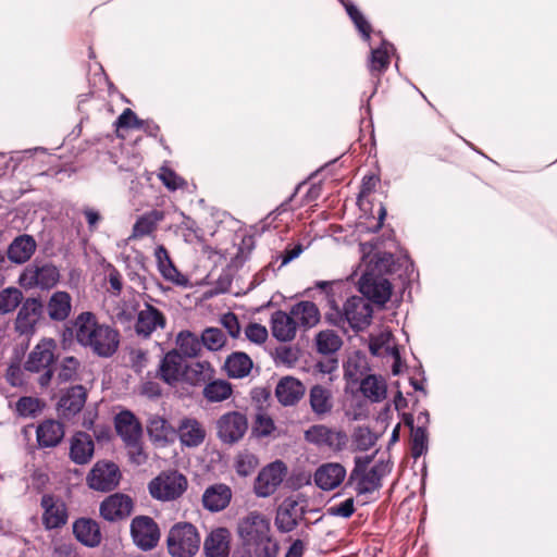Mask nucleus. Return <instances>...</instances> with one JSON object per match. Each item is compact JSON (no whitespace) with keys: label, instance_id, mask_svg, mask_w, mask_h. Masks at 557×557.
<instances>
[{"label":"nucleus","instance_id":"nucleus-1","mask_svg":"<svg viewBox=\"0 0 557 557\" xmlns=\"http://www.w3.org/2000/svg\"><path fill=\"white\" fill-rule=\"evenodd\" d=\"M73 335L82 347L101 358L112 357L120 346L119 331L100 323L91 312H82L75 318Z\"/></svg>","mask_w":557,"mask_h":557},{"label":"nucleus","instance_id":"nucleus-2","mask_svg":"<svg viewBox=\"0 0 557 557\" xmlns=\"http://www.w3.org/2000/svg\"><path fill=\"white\" fill-rule=\"evenodd\" d=\"M236 532L245 547L253 549L256 557H276L278 543L271 532V521L262 512L252 510L240 517Z\"/></svg>","mask_w":557,"mask_h":557},{"label":"nucleus","instance_id":"nucleus-3","mask_svg":"<svg viewBox=\"0 0 557 557\" xmlns=\"http://www.w3.org/2000/svg\"><path fill=\"white\" fill-rule=\"evenodd\" d=\"M60 270L52 262L35 259L20 274L18 284L25 289L49 290L60 281Z\"/></svg>","mask_w":557,"mask_h":557},{"label":"nucleus","instance_id":"nucleus-4","mask_svg":"<svg viewBox=\"0 0 557 557\" xmlns=\"http://www.w3.org/2000/svg\"><path fill=\"white\" fill-rule=\"evenodd\" d=\"M370 457H356L355 468L350 474V480L355 482V490L358 495L371 494L381 487V480L388 472V466L385 462H377L369 470Z\"/></svg>","mask_w":557,"mask_h":557},{"label":"nucleus","instance_id":"nucleus-5","mask_svg":"<svg viewBox=\"0 0 557 557\" xmlns=\"http://www.w3.org/2000/svg\"><path fill=\"white\" fill-rule=\"evenodd\" d=\"M166 543L172 557H193L199 550L200 536L191 523L181 522L171 528Z\"/></svg>","mask_w":557,"mask_h":557},{"label":"nucleus","instance_id":"nucleus-6","mask_svg":"<svg viewBox=\"0 0 557 557\" xmlns=\"http://www.w3.org/2000/svg\"><path fill=\"white\" fill-rule=\"evenodd\" d=\"M57 343L51 338L41 339L29 352L25 369L29 372H42L39 384L47 386L52 377V366L55 360Z\"/></svg>","mask_w":557,"mask_h":557},{"label":"nucleus","instance_id":"nucleus-7","mask_svg":"<svg viewBox=\"0 0 557 557\" xmlns=\"http://www.w3.org/2000/svg\"><path fill=\"white\" fill-rule=\"evenodd\" d=\"M187 488L186 478L177 471L162 472L149 483L151 496L160 500L180 497Z\"/></svg>","mask_w":557,"mask_h":557},{"label":"nucleus","instance_id":"nucleus-8","mask_svg":"<svg viewBox=\"0 0 557 557\" xmlns=\"http://www.w3.org/2000/svg\"><path fill=\"white\" fill-rule=\"evenodd\" d=\"M305 440L319 447L337 453L343 450L348 442L347 434L342 430L331 429L323 424L310 426L305 432Z\"/></svg>","mask_w":557,"mask_h":557},{"label":"nucleus","instance_id":"nucleus-9","mask_svg":"<svg viewBox=\"0 0 557 557\" xmlns=\"http://www.w3.org/2000/svg\"><path fill=\"white\" fill-rule=\"evenodd\" d=\"M248 430V420L239 411H228L216 420V435L224 444L239 442Z\"/></svg>","mask_w":557,"mask_h":557},{"label":"nucleus","instance_id":"nucleus-10","mask_svg":"<svg viewBox=\"0 0 557 557\" xmlns=\"http://www.w3.org/2000/svg\"><path fill=\"white\" fill-rule=\"evenodd\" d=\"M166 325V318L164 313L145 301L139 306L134 324L135 333L141 338H149L154 332L163 330Z\"/></svg>","mask_w":557,"mask_h":557},{"label":"nucleus","instance_id":"nucleus-11","mask_svg":"<svg viewBox=\"0 0 557 557\" xmlns=\"http://www.w3.org/2000/svg\"><path fill=\"white\" fill-rule=\"evenodd\" d=\"M87 484L91 490L109 492L114 490L121 480L119 467L109 461H98L87 475Z\"/></svg>","mask_w":557,"mask_h":557},{"label":"nucleus","instance_id":"nucleus-12","mask_svg":"<svg viewBox=\"0 0 557 557\" xmlns=\"http://www.w3.org/2000/svg\"><path fill=\"white\" fill-rule=\"evenodd\" d=\"M287 468L284 462L276 460L264 467L255 482V493L259 497L272 495L283 482Z\"/></svg>","mask_w":557,"mask_h":557},{"label":"nucleus","instance_id":"nucleus-13","mask_svg":"<svg viewBox=\"0 0 557 557\" xmlns=\"http://www.w3.org/2000/svg\"><path fill=\"white\" fill-rule=\"evenodd\" d=\"M131 533L134 543L143 550L153 548L160 539V532L157 523L147 516H139L133 519L131 523Z\"/></svg>","mask_w":557,"mask_h":557},{"label":"nucleus","instance_id":"nucleus-14","mask_svg":"<svg viewBox=\"0 0 557 557\" xmlns=\"http://www.w3.org/2000/svg\"><path fill=\"white\" fill-rule=\"evenodd\" d=\"M186 362L177 349L168 351L161 359L158 368L159 377L170 386L182 383Z\"/></svg>","mask_w":557,"mask_h":557},{"label":"nucleus","instance_id":"nucleus-15","mask_svg":"<svg viewBox=\"0 0 557 557\" xmlns=\"http://www.w3.org/2000/svg\"><path fill=\"white\" fill-rule=\"evenodd\" d=\"M372 307L361 297H351L344 304V317L354 330L366 329L372 319Z\"/></svg>","mask_w":557,"mask_h":557},{"label":"nucleus","instance_id":"nucleus-16","mask_svg":"<svg viewBox=\"0 0 557 557\" xmlns=\"http://www.w3.org/2000/svg\"><path fill=\"white\" fill-rule=\"evenodd\" d=\"M360 293L373 302L384 305L392 295V286L388 280L363 273L359 280Z\"/></svg>","mask_w":557,"mask_h":557},{"label":"nucleus","instance_id":"nucleus-17","mask_svg":"<svg viewBox=\"0 0 557 557\" xmlns=\"http://www.w3.org/2000/svg\"><path fill=\"white\" fill-rule=\"evenodd\" d=\"M132 511V498L121 493L110 495L100 505L101 517L111 522L126 519Z\"/></svg>","mask_w":557,"mask_h":557},{"label":"nucleus","instance_id":"nucleus-18","mask_svg":"<svg viewBox=\"0 0 557 557\" xmlns=\"http://www.w3.org/2000/svg\"><path fill=\"white\" fill-rule=\"evenodd\" d=\"M42 313V304L36 298H27L21 306L15 319V330L21 335H29L35 331V326Z\"/></svg>","mask_w":557,"mask_h":557},{"label":"nucleus","instance_id":"nucleus-19","mask_svg":"<svg viewBox=\"0 0 557 557\" xmlns=\"http://www.w3.org/2000/svg\"><path fill=\"white\" fill-rule=\"evenodd\" d=\"M301 515L298 500L294 497H287L276 511L275 525L277 530L282 533L292 532L298 525Z\"/></svg>","mask_w":557,"mask_h":557},{"label":"nucleus","instance_id":"nucleus-20","mask_svg":"<svg viewBox=\"0 0 557 557\" xmlns=\"http://www.w3.org/2000/svg\"><path fill=\"white\" fill-rule=\"evenodd\" d=\"M41 506L44 508L42 522L46 529H57L66 523V507L61 499L51 495H44Z\"/></svg>","mask_w":557,"mask_h":557},{"label":"nucleus","instance_id":"nucleus-21","mask_svg":"<svg viewBox=\"0 0 557 557\" xmlns=\"http://www.w3.org/2000/svg\"><path fill=\"white\" fill-rule=\"evenodd\" d=\"M87 398L85 387L76 385L71 387L59 400L58 412L62 419L70 420L84 407Z\"/></svg>","mask_w":557,"mask_h":557},{"label":"nucleus","instance_id":"nucleus-22","mask_svg":"<svg viewBox=\"0 0 557 557\" xmlns=\"http://www.w3.org/2000/svg\"><path fill=\"white\" fill-rule=\"evenodd\" d=\"M176 436L183 446L197 447L203 443L206 430L197 419L185 417L176 428Z\"/></svg>","mask_w":557,"mask_h":557},{"label":"nucleus","instance_id":"nucleus-23","mask_svg":"<svg viewBox=\"0 0 557 557\" xmlns=\"http://www.w3.org/2000/svg\"><path fill=\"white\" fill-rule=\"evenodd\" d=\"M271 332L280 342H292L297 334V322L293 314L282 310L272 313L270 321Z\"/></svg>","mask_w":557,"mask_h":557},{"label":"nucleus","instance_id":"nucleus-24","mask_svg":"<svg viewBox=\"0 0 557 557\" xmlns=\"http://www.w3.org/2000/svg\"><path fill=\"white\" fill-rule=\"evenodd\" d=\"M346 476V469L337 462L320 466L314 473L315 484L323 491H332L341 485Z\"/></svg>","mask_w":557,"mask_h":557},{"label":"nucleus","instance_id":"nucleus-25","mask_svg":"<svg viewBox=\"0 0 557 557\" xmlns=\"http://www.w3.org/2000/svg\"><path fill=\"white\" fill-rule=\"evenodd\" d=\"M231 549V532L226 528L212 530L205 539L206 557H228Z\"/></svg>","mask_w":557,"mask_h":557},{"label":"nucleus","instance_id":"nucleus-26","mask_svg":"<svg viewBox=\"0 0 557 557\" xmlns=\"http://www.w3.org/2000/svg\"><path fill=\"white\" fill-rule=\"evenodd\" d=\"M37 249V243L32 235L15 237L8 248V258L12 263L23 264L30 260Z\"/></svg>","mask_w":557,"mask_h":557},{"label":"nucleus","instance_id":"nucleus-27","mask_svg":"<svg viewBox=\"0 0 557 557\" xmlns=\"http://www.w3.org/2000/svg\"><path fill=\"white\" fill-rule=\"evenodd\" d=\"M215 370L207 360L193 361L186 364L182 383L198 387L214 377Z\"/></svg>","mask_w":557,"mask_h":557},{"label":"nucleus","instance_id":"nucleus-28","mask_svg":"<svg viewBox=\"0 0 557 557\" xmlns=\"http://www.w3.org/2000/svg\"><path fill=\"white\" fill-rule=\"evenodd\" d=\"M147 431L150 440L158 446H165L176 437V429L160 416H153L149 419Z\"/></svg>","mask_w":557,"mask_h":557},{"label":"nucleus","instance_id":"nucleus-29","mask_svg":"<svg viewBox=\"0 0 557 557\" xmlns=\"http://www.w3.org/2000/svg\"><path fill=\"white\" fill-rule=\"evenodd\" d=\"M115 430L125 444L141 438V425L128 410L116 414Z\"/></svg>","mask_w":557,"mask_h":557},{"label":"nucleus","instance_id":"nucleus-30","mask_svg":"<svg viewBox=\"0 0 557 557\" xmlns=\"http://www.w3.org/2000/svg\"><path fill=\"white\" fill-rule=\"evenodd\" d=\"M232 498V491L225 484H214L208 487L202 495L205 508L212 512L221 511L227 507Z\"/></svg>","mask_w":557,"mask_h":557},{"label":"nucleus","instance_id":"nucleus-31","mask_svg":"<svg viewBox=\"0 0 557 557\" xmlns=\"http://www.w3.org/2000/svg\"><path fill=\"white\" fill-rule=\"evenodd\" d=\"M36 435L39 447H55L64 436V428L55 420H46L37 426Z\"/></svg>","mask_w":557,"mask_h":557},{"label":"nucleus","instance_id":"nucleus-32","mask_svg":"<svg viewBox=\"0 0 557 557\" xmlns=\"http://www.w3.org/2000/svg\"><path fill=\"white\" fill-rule=\"evenodd\" d=\"M94 450V441L89 434L78 432L72 437L70 457L75 463H87L91 459Z\"/></svg>","mask_w":557,"mask_h":557},{"label":"nucleus","instance_id":"nucleus-33","mask_svg":"<svg viewBox=\"0 0 557 557\" xmlns=\"http://www.w3.org/2000/svg\"><path fill=\"white\" fill-rule=\"evenodd\" d=\"M154 258L157 268L164 280L176 285H184L186 283V278L176 269L163 245L157 246L154 249Z\"/></svg>","mask_w":557,"mask_h":557},{"label":"nucleus","instance_id":"nucleus-34","mask_svg":"<svg viewBox=\"0 0 557 557\" xmlns=\"http://www.w3.org/2000/svg\"><path fill=\"white\" fill-rule=\"evenodd\" d=\"M305 393V387L300 381L295 377L286 376L280 380L275 395L278 401L284 406L296 404Z\"/></svg>","mask_w":557,"mask_h":557},{"label":"nucleus","instance_id":"nucleus-35","mask_svg":"<svg viewBox=\"0 0 557 557\" xmlns=\"http://www.w3.org/2000/svg\"><path fill=\"white\" fill-rule=\"evenodd\" d=\"M73 532L82 544L95 547L101 542V532L98 523L91 519H78L74 522Z\"/></svg>","mask_w":557,"mask_h":557},{"label":"nucleus","instance_id":"nucleus-36","mask_svg":"<svg viewBox=\"0 0 557 557\" xmlns=\"http://www.w3.org/2000/svg\"><path fill=\"white\" fill-rule=\"evenodd\" d=\"M297 326L304 329H311L320 321V311L317 305L312 301H299L290 307Z\"/></svg>","mask_w":557,"mask_h":557},{"label":"nucleus","instance_id":"nucleus-37","mask_svg":"<svg viewBox=\"0 0 557 557\" xmlns=\"http://www.w3.org/2000/svg\"><path fill=\"white\" fill-rule=\"evenodd\" d=\"M369 349L373 356H391L394 359L399 358V351L394 337L388 330H383L379 334L371 335Z\"/></svg>","mask_w":557,"mask_h":557},{"label":"nucleus","instance_id":"nucleus-38","mask_svg":"<svg viewBox=\"0 0 557 557\" xmlns=\"http://www.w3.org/2000/svg\"><path fill=\"white\" fill-rule=\"evenodd\" d=\"M48 314L54 321L65 320L72 309V298L66 292H55L48 301Z\"/></svg>","mask_w":557,"mask_h":557},{"label":"nucleus","instance_id":"nucleus-39","mask_svg":"<svg viewBox=\"0 0 557 557\" xmlns=\"http://www.w3.org/2000/svg\"><path fill=\"white\" fill-rule=\"evenodd\" d=\"M252 369V361L245 352H233L225 361V370L228 376L243 379L247 376Z\"/></svg>","mask_w":557,"mask_h":557},{"label":"nucleus","instance_id":"nucleus-40","mask_svg":"<svg viewBox=\"0 0 557 557\" xmlns=\"http://www.w3.org/2000/svg\"><path fill=\"white\" fill-rule=\"evenodd\" d=\"M309 401L312 411L318 416L329 413L333 408L332 393L329 388L314 385L309 393Z\"/></svg>","mask_w":557,"mask_h":557},{"label":"nucleus","instance_id":"nucleus-41","mask_svg":"<svg viewBox=\"0 0 557 557\" xmlns=\"http://www.w3.org/2000/svg\"><path fill=\"white\" fill-rule=\"evenodd\" d=\"M164 219V214L159 210H151L139 216L134 226L131 238H140L150 235L157 227L158 223Z\"/></svg>","mask_w":557,"mask_h":557},{"label":"nucleus","instance_id":"nucleus-42","mask_svg":"<svg viewBox=\"0 0 557 557\" xmlns=\"http://www.w3.org/2000/svg\"><path fill=\"white\" fill-rule=\"evenodd\" d=\"M360 391L372 403H379L386 397L387 386L382 376L368 375L361 381Z\"/></svg>","mask_w":557,"mask_h":557},{"label":"nucleus","instance_id":"nucleus-43","mask_svg":"<svg viewBox=\"0 0 557 557\" xmlns=\"http://www.w3.org/2000/svg\"><path fill=\"white\" fill-rule=\"evenodd\" d=\"M232 395V385L225 380H211L205 384L203 396L210 403H220Z\"/></svg>","mask_w":557,"mask_h":557},{"label":"nucleus","instance_id":"nucleus-44","mask_svg":"<svg viewBox=\"0 0 557 557\" xmlns=\"http://www.w3.org/2000/svg\"><path fill=\"white\" fill-rule=\"evenodd\" d=\"M175 343L183 357L194 358L201 350V341L190 331H181L176 335Z\"/></svg>","mask_w":557,"mask_h":557},{"label":"nucleus","instance_id":"nucleus-45","mask_svg":"<svg viewBox=\"0 0 557 557\" xmlns=\"http://www.w3.org/2000/svg\"><path fill=\"white\" fill-rule=\"evenodd\" d=\"M317 349L320 354L331 355L342 346V338L332 330H324L317 334Z\"/></svg>","mask_w":557,"mask_h":557},{"label":"nucleus","instance_id":"nucleus-46","mask_svg":"<svg viewBox=\"0 0 557 557\" xmlns=\"http://www.w3.org/2000/svg\"><path fill=\"white\" fill-rule=\"evenodd\" d=\"M394 48L388 42H382L381 47L372 49L370 58V71L372 73L377 72L379 74L384 72L389 64L391 52Z\"/></svg>","mask_w":557,"mask_h":557},{"label":"nucleus","instance_id":"nucleus-47","mask_svg":"<svg viewBox=\"0 0 557 557\" xmlns=\"http://www.w3.org/2000/svg\"><path fill=\"white\" fill-rule=\"evenodd\" d=\"M23 300L22 292L16 287H8L0 292V314L13 312Z\"/></svg>","mask_w":557,"mask_h":557},{"label":"nucleus","instance_id":"nucleus-48","mask_svg":"<svg viewBox=\"0 0 557 557\" xmlns=\"http://www.w3.org/2000/svg\"><path fill=\"white\" fill-rule=\"evenodd\" d=\"M411 453L413 458H419L428 450V433L424 426H411Z\"/></svg>","mask_w":557,"mask_h":557},{"label":"nucleus","instance_id":"nucleus-49","mask_svg":"<svg viewBox=\"0 0 557 557\" xmlns=\"http://www.w3.org/2000/svg\"><path fill=\"white\" fill-rule=\"evenodd\" d=\"M225 335L220 329L209 327L206 329L201 335V345L209 350L216 351L225 344Z\"/></svg>","mask_w":557,"mask_h":557},{"label":"nucleus","instance_id":"nucleus-50","mask_svg":"<svg viewBox=\"0 0 557 557\" xmlns=\"http://www.w3.org/2000/svg\"><path fill=\"white\" fill-rule=\"evenodd\" d=\"M341 1L345 5V9H346L349 17L352 20V22L356 25V27L358 28V30L362 34L363 38L366 40H369L371 26L367 22L364 16L352 3L345 2L344 0H341Z\"/></svg>","mask_w":557,"mask_h":557},{"label":"nucleus","instance_id":"nucleus-51","mask_svg":"<svg viewBox=\"0 0 557 557\" xmlns=\"http://www.w3.org/2000/svg\"><path fill=\"white\" fill-rule=\"evenodd\" d=\"M352 441L358 450H368L375 443V436L367 426H358L354 434Z\"/></svg>","mask_w":557,"mask_h":557},{"label":"nucleus","instance_id":"nucleus-52","mask_svg":"<svg viewBox=\"0 0 557 557\" xmlns=\"http://www.w3.org/2000/svg\"><path fill=\"white\" fill-rule=\"evenodd\" d=\"M275 430V425L271 417L265 413H258L256 417L255 424L252 426V433L258 437H265L272 434Z\"/></svg>","mask_w":557,"mask_h":557},{"label":"nucleus","instance_id":"nucleus-53","mask_svg":"<svg viewBox=\"0 0 557 557\" xmlns=\"http://www.w3.org/2000/svg\"><path fill=\"white\" fill-rule=\"evenodd\" d=\"M159 178L170 190H176L185 186V181L178 176L173 170L162 166L160 169Z\"/></svg>","mask_w":557,"mask_h":557},{"label":"nucleus","instance_id":"nucleus-54","mask_svg":"<svg viewBox=\"0 0 557 557\" xmlns=\"http://www.w3.org/2000/svg\"><path fill=\"white\" fill-rule=\"evenodd\" d=\"M40 411V401L34 397H22L16 403V412L22 417H34Z\"/></svg>","mask_w":557,"mask_h":557},{"label":"nucleus","instance_id":"nucleus-55","mask_svg":"<svg viewBox=\"0 0 557 557\" xmlns=\"http://www.w3.org/2000/svg\"><path fill=\"white\" fill-rule=\"evenodd\" d=\"M79 361L74 357H66L63 359L58 377L61 382H67L75 377Z\"/></svg>","mask_w":557,"mask_h":557},{"label":"nucleus","instance_id":"nucleus-56","mask_svg":"<svg viewBox=\"0 0 557 557\" xmlns=\"http://www.w3.org/2000/svg\"><path fill=\"white\" fill-rule=\"evenodd\" d=\"M246 337L256 344H262L268 338V330L259 323H250L245 329Z\"/></svg>","mask_w":557,"mask_h":557},{"label":"nucleus","instance_id":"nucleus-57","mask_svg":"<svg viewBox=\"0 0 557 557\" xmlns=\"http://www.w3.org/2000/svg\"><path fill=\"white\" fill-rule=\"evenodd\" d=\"M115 125L121 128H140L143 126V122L131 109H125L117 117Z\"/></svg>","mask_w":557,"mask_h":557},{"label":"nucleus","instance_id":"nucleus-58","mask_svg":"<svg viewBox=\"0 0 557 557\" xmlns=\"http://www.w3.org/2000/svg\"><path fill=\"white\" fill-rule=\"evenodd\" d=\"M327 511L331 516L349 518L355 511L354 499L347 498L338 505L331 506Z\"/></svg>","mask_w":557,"mask_h":557},{"label":"nucleus","instance_id":"nucleus-59","mask_svg":"<svg viewBox=\"0 0 557 557\" xmlns=\"http://www.w3.org/2000/svg\"><path fill=\"white\" fill-rule=\"evenodd\" d=\"M257 465V460L252 455H240L236 460V471L238 474L246 476L250 474Z\"/></svg>","mask_w":557,"mask_h":557},{"label":"nucleus","instance_id":"nucleus-60","mask_svg":"<svg viewBox=\"0 0 557 557\" xmlns=\"http://www.w3.org/2000/svg\"><path fill=\"white\" fill-rule=\"evenodd\" d=\"M128 448V456L133 463L143 465L147 460V456L143 450L140 440L133 441L125 444Z\"/></svg>","mask_w":557,"mask_h":557},{"label":"nucleus","instance_id":"nucleus-61","mask_svg":"<svg viewBox=\"0 0 557 557\" xmlns=\"http://www.w3.org/2000/svg\"><path fill=\"white\" fill-rule=\"evenodd\" d=\"M221 323L227 330L228 334L232 337H234V338L238 337V335L240 333V325H239L237 317L234 313L228 312V313L224 314L221 318Z\"/></svg>","mask_w":557,"mask_h":557},{"label":"nucleus","instance_id":"nucleus-62","mask_svg":"<svg viewBox=\"0 0 557 557\" xmlns=\"http://www.w3.org/2000/svg\"><path fill=\"white\" fill-rule=\"evenodd\" d=\"M277 361L286 364L287 367H293L298 360L297 351L290 347H284L276 351Z\"/></svg>","mask_w":557,"mask_h":557},{"label":"nucleus","instance_id":"nucleus-63","mask_svg":"<svg viewBox=\"0 0 557 557\" xmlns=\"http://www.w3.org/2000/svg\"><path fill=\"white\" fill-rule=\"evenodd\" d=\"M302 251H304V248L300 244L286 247L284 252L281 255L282 261H281L280 268L286 265L294 259L298 258Z\"/></svg>","mask_w":557,"mask_h":557},{"label":"nucleus","instance_id":"nucleus-64","mask_svg":"<svg viewBox=\"0 0 557 557\" xmlns=\"http://www.w3.org/2000/svg\"><path fill=\"white\" fill-rule=\"evenodd\" d=\"M305 553V544L301 540H295L287 549L284 557H302Z\"/></svg>","mask_w":557,"mask_h":557}]
</instances>
